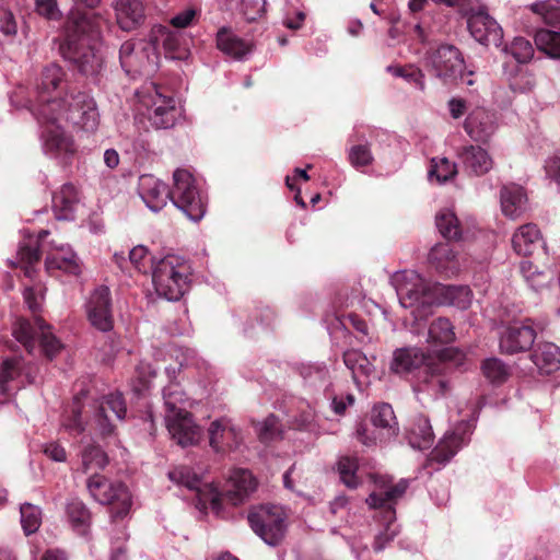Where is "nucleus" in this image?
<instances>
[{"label":"nucleus","mask_w":560,"mask_h":560,"mask_svg":"<svg viewBox=\"0 0 560 560\" xmlns=\"http://www.w3.org/2000/svg\"><path fill=\"white\" fill-rule=\"evenodd\" d=\"M164 418L168 433L178 445L190 446L201 440L202 430L189 412L165 413Z\"/></svg>","instance_id":"nucleus-17"},{"label":"nucleus","mask_w":560,"mask_h":560,"mask_svg":"<svg viewBox=\"0 0 560 560\" xmlns=\"http://www.w3.org/2000/svg\"><path fill=\"white\" fill-rule=\"evenodd\" d=\"M152 282L159 296L179 301L189 290L191 266L178 255H166L152 260Z\"/></svg>","instance_id":"nucleus-4"},{"label":"nucleus","mask_w":560,"mask_h":560,"mask_svg":"<svg viewBox=\"0 0 560 560\" xmlns=\"http://www.w3.org/2000/svg\"><path fill=\"white\" fill-rule=\"evenodd\" d=\"M386 71L394 77L402 78L408 83L415 84L421 91L424 90V74L415 66L399 67L390 65L386 68Z\"/></svg>","instance_id":"nucleus-56"},{"label":"nucleus","mask_w":560,"mask_h":560,"mask_svg":"<svg viewBox=\"0 0 560 560\" xmlns=\"http://www.w3.org/2000/svg\"><path fill=\"white\" fill-rule=\"evenodd\" d=\"M504 51L520 63L528 62L534 56L532 43L524 37H515L510 45L504 47Z\"/></svg>","instance_id":"nucleus-54"},{"label":"nucleus","mask_w":560,"mask_h":560,"mask_svg":"<svg viewBox=\"0 0 560 560\" xmlns=\"http://www.w3.org/2000/svg\"><path fill=\"white\" fill-rule=\"evenodd\" d=\"M116 19L124 31H132L144 20L142 0H117L115 4Z\"/></svg>","instance_id":"nucleus-33"},{"label":"nucleus","mask_w":560,"mask_h":560,"mask_svg":"<svg viewBox=\"0 0 560 560\" xmlns=\"http://www.w3.org/2000/svg\"><path fill=\"white\" fill-rule=\"evenodd\" d=\"M424 65L436 78L448 80L459 75L464 80V58L458 48L453 45L443 44L427 52Z\"/></svg>","instance_id":"nucleus-14"},{"label":"nucleus","mask_w":560,"mask_h":560,"mask_svg":"<svg viewBox=\"0 0 560 560\" xmlns=\"http://www.w3.org/2000/svg\"><path fill=\"white\" fill-rule=\"evenodd\" d=\"M22 374L28 376L30 371L22 355L5 358L0 363V392L7 394L9 392L8 384Z\"/></svg>","instance_id":"nucleus-41"},{"label":"nucleus","mask_w":560,"mask_h":560,"mask_svg":"<svg viewBox=\"0 0 560 560\" xmlns=\"http://www.w3.org/2000/svg\"><path fill=\"white\" fill-rule=\"evenodd\" d=\"M254 533L267 545L277 546L287 532V515L279 505H260L252 510L247 516Z\"/></svg>","instance_id":"nucleus-10"},{"label":"nucleus","mask_w":560,"mask_h":560,"mask_svg":"<svg viewBox=\"0 0 560 560\" xmlns=\"http://www.w3.org/2000/svg\"><path fill=\"white\" fill-rule=\"evenodd\" d=\"M372 479L375 488L366 499V503L373 509H383L384 521L386 522L385 533L377 535L374 541V549L381 551L398 533L393 505L406 492L408 482L400 480L393 485L390 478L381 475H373Z\"/></svg>","instance_id":"nucleus-5"},{"label":"nucleus","mask_w":560,"mask_h":560,"mask_svg":"<svg viewBox=\"0 0 560 560\" xmlns=\"http://www.w3.org/2000/svg\"><path fill=\"white\" fill-rule=\"evenodd\" d=\"M168 477L172 481L177 485L184 486L191 491H196L198 494L201 493V487L203 486L200 475L187 466H178L168 472Z\"/></svg>","instance_id":"nucleus-48"},{"label":"nucleus","mask_w":560,"mask_h":560,"mask_svg":"<svg viewBox=\"0 0 560 560\" xmlns=\"http://www.w3.org/2000/svg\"><path fill=\"white\" fill-rule=\"evenodd\" d=\"M343 362L358 382L373 372V364L364 352H343Z\"/></svg>","instance_id":"nucleus-47"},{"label":"nucleus","mask_w":560,"mask_h":560,"mask_svg":"<svg viewBox=\"0 0 560 560\" xmlns=\"http://www.w3.org/2000/svg\"><path fill=\"white\" fill-rule=\"evenodd\" d=\"M62 425L71 434H80L84 431V423L81 420V410L79 407V397H75L71 416L63 420Z\"/></svg>","instance_id":"nucleus-62"},{"label":"nucleus","mask_w":560,"mask_h":560,"mask_svg":"<svg viewBox=\"0 0 560 560\" xmlns=\"http://www.w3.org/2000/svg\"><path fill=\"white\" fill-rule=\"evenodd\" d=\"M530 11L545 24L560 30V1L544 0L532 3ZM537 48L553 59H560V32L541 28L535 34Z\"/></svg>","instance_id":"nucleus-9"},{"label":"nucleus","mask_w":560,"mask_h":560,"mask_svg":"<svg viewBox=\"0 0 560 560\" xmlns=\"http://www.w3.org/2000/svg\"><path fill=\"white\" fill-rule=\"evenodd\" d=\"M294 428L307 432L314 436L330 432L322 419L312 408L301 411L294 419Z\"/></svg>","instance_id":"nucleus-43"},{"label":"nucleus","mask_w":560,"mask_h":560,"mask_svg":"<svg viewBox=\"0 0 560 560\" xmlns=\"http://www.w3.org/2000/svg\"><path fill=\"white\" fill-rule=\"evenodd\" d=\"M21 524L26 535L34 534L37 532L42 524V511L38 506L24 503L20 508Z\"/></svg>","instance_id":"nucleus-51"},{"label":"nucleus","mask_w":560,"mask_h":560,"mask_svg":"<svg viewBox=\"0 0 560 560\" xmlns=\"http://www.w3.org/2000/svg\"><path fill=\"white\" fill-rule=\"evenodd\" d=\"M0 33L7 42H13L18 34V23L14 14L7 9H0Z\"/></svg>","instance_id":"nucleus-61"},{"label":"nucleus","mask_w":560,"mask_h":560,"mask_svg":"<svg viewBox=\"0 0 560 560\" xmlns=\"http://www.w3.org/2000/svg\"><path fill=\"white\" fill-rule=\"evenodd\" d=\"M208 433L209 444L215 452L237 447L243 440L240 428L228 418L212 421Z\"/></svg>","instance_id":"nucleus-25"},{"label":"nucleus","mask_w":560,"mask_h":560,"mask_svg":"<svg viewBox=\"0 0 560 560\" xmlns=\"http://www.w3.org/2000/svg\"><path fill=\"white\" fill-rule=\"evenodd\" d=\"M183 36L179 32L172 31L164 25H154L150 33V40L158 48L163 47L165 56L172 59H184L187 57V48L182 43Z\"/></svg>","instance_id":"nucleus-28"},{"label":"nucleus","mask_w":560,"mask_h":560,"mask_svg":"<svg viewBox=\"0 0 560 560\" xmlns=\"http://www.w3.org/2000/svg\"><path fill=\"white\" fill-rule=\"evenodd\" d=\"M165 413L188 412L183 408L185 394L176 384H171L163 389Z\"/></svg>","instance_id":"nucleus-52"},{"label":"nucleus","mask_w":560,"mask_h":560,"mask_svg":"<svg viewBox=\"0 0 560 560\" xmlns=\"http://www.w3.org/2000/svg\"><path fill=\"white\" fill-rule=\"evenodd\" d=\"M198 14V11L194 8H187L180 12H178L177 14H175L170 23L172 26L176 27V28H185L189 25H191V23L194 22V20L196 19Z\"/></svg>","instance_id":"nucleus-64"},{"label":"nucleus","mask_w":560,"mask_h":560,"mask_svg":"<svg viewBox=\"0 0 560 560\" xmlns=\"http://www.w3.org/2000/svg\"><path fill=\"white\" fill-rule=\"evenodd\" d=\"M537 335L525 323H513L499 331L500 350H532Z\"/></svg>","instance_id":"nucleus-23"},{"label":"nucleus","mask_w":560,"mask_h":560,"mask_svg":"<svg viewBox=\"0 0 560 560\" xmlns=\"http://www.w3.org/2000/svg\"><path fill=\"white\" fill-rule=\"evenodd\" d=\"M541 242V233L534 223L520 226L512 236L513 249L523 256L533 254Z\"/></svg>","instance_id":"nucleus-37"},{"label":"nucleus","mask_w":560,"mask_h":560,"mask_svg":"<svg viewBox=\"0 0 560 560\" xmlns=\"http://www.w3.org/2000/svg\"><path fill=\"white\" fill-rule=\"evenodd\" d=\"M358 462L354 457L345 456L338 462V471L341 481L351 489H354L359 485L357 477Z\"/></svg>","instance_id":"nucleus-57"},{"label":"nucleus","mask_w":560,"mask_h":560,"mask_svg":"<svg viewBox=\"0 0 560 560\" xmlns=\"http://www.w3.org/2000/svg\"><path fill=\"white\" fill-rule=\"evenodd\" d=\"M464 129L474 141L487 142L498 129L497 116L485 107L476 106L469 109Z\"/></svg>","instance_id":"nucleus-20"},{"label":"nucleus","mask_w":560,"mask_h":560,"mask_svg":"<svg viewBox=\"0 0 560 560\" xmlns=\"http://www.w3.org/2000/svg\"><path fill=\"white\" fill-rule=\"evenodd\" d=\"M107 463V455L98 446L89 445L82 452V469L84 472L103 469Z\"/></svg>","instance_id":"nucleus-50"},{"label":"nucleus","mask_w":560,"mask_h":560,"mask_svg":"<svg viewBox=\"0 0 560 560\" xmlns=\"http://www.w3.org/2000/svg\"><path fill=\"white\" fill-rule=\"evenodd\" d=\"M86 315L90 324L97 330H112L114 318L112 313L110 292L107 287H98L86 303Z\"/></svg>","instance_id":"nucleus-16"},{"label":"nucleus","mask_w":560,"mask_h":560,"mask_svg":"<svg viewBox=\"0 0 560 560\" xmlns=\"http://www.w3.org/2000/svg\"><path fill=\"white\" fill-rule=\"evenodd\" d=\"M65 77L66 72L57 63H50L44 68L40 81L36 85V100L31 105L32 113L48 103L60 101V98H51L50 93L63 82Z\"/></svg>","instance_id":"nucleus-27"},{"label":"nucleus","mask_w":560,"mask_h":560,"mask_svg":"<svg viewBox=\"0 0 560 560\" xmlns=\"http://www.w3.org/2000/svg\"><path fill=\"white\" fill-rule=\"evenodd\" d=\"M170 200L191 221L201 220L206 213L207 197L188 170L177 168L174 171Z\"/></svg>","instance_id":"nucleus-8"},{"label":"nucleus","mask_w":560,"mask_h":560,"mask_svg":"<svg viewBox=\"0 0 560 560\" xmlns=\"http://www.w3.org/2000/svg\"><path fill=\"white\" fill-rule=\"evenodd\" d=\"M78 202V191L70 184H63L58 192L52 195V209L58 220H70Z\"/></svg>","instance_id":"nucleus-38"},{"label":"nucleus","mask_w":560,"mask_h":560,"mask_svg":"<svg viewBox=\"0 0 560 560\" xmlns=\"http://www.w3.org/2000/svg\"><path fill=\"white\" fill-rule=\"evenodd\" d=\"M217 47L224 55L235 59L245 60L253 51V44L237 36L231 28L221 27L217 33Z\"/></svg>","instance_id":"nucleus-31"},{"label":"nucleus","mask_w":560,"mask_h":560,"mask_svg":"<svg viewBox=\"0 0 560 560\" xmlns=\"http://www.w3.org/2000/svg\"><path fill=\"white\" fill-rule=\"evenodd\" d=\"M91 497L101 504H110L113 517H124L131 508V494L121 482H113L105 476L93 474L86 480Z\"/></svg>","instance_id":"nucleus-11"},{"label":"nucleus","mask_w":560,"mask_h":560,"mask_svg":"<svg viewBox=\"0 0 560 560\" xmlns=\"http://www.w3.org/2000/svg\"><path fill=\"white\" fill-rule=\"evenodd\" d=\"M336 323L334 324L336 327H340L347 331H351L353 329L355 331V338L363 346H369L375 338L373 331L370 330L368 323L358 316L357 314H342L336 316Z\"/></svg>","instance_id":"nucleus-40"},{"label":"nucleus","mask_w":560,"mask_h":560,"mask_svg":"<svg viewBox=\"0 0 560 560\" xmlns=\"http://www.w3.org/2000/svg\"><path fill=\"white\" fill-rule=\"evenodd\" d=\"M407 439L413 448H429L434 441L430 420L423 415L413 417L407 429Z\"/></svg>","instance_id":"nucleus-36"},{"label":"nucleus","mask_w":560,"mask_h":560,"mask_svg":"<svg viewBox=\"0 0 560 560\" xmlns=\"http://www.w3.org/2000/svg\"><path fill=\"white\" fill-rule=\"evenodd\" d=\"M66 516L72 529L79 535H86L91 525V512L79 499H70L66 505Z\"/></svg>","instance_id":"nucleus-39"},{"label":"nucleus","mask_w":560,"mask_h":560,"mask_svg":"<svg viewBox=\"0 0 560 560\" xmlns=\"http://www.w3.org/2000/svg\"><path fill=\"white\" fill-rule=\"evenodd\" d=\"M471 36L483 45L499 46L502 43L501 26L485 11L472 13L467 21Z\"/></svg>","instance_id":"nucleus-22"},{"label":"nucleus","mask_w":560,"mask_h":560,"mask_svg":"<svg viewBox=\"0 0 560 560\" xmlns=\"http://www.w3.org/2000/svg\"><path fill=\"white\" fill-rule=\"evenodd\" d=\"M107 410H110L118 420L125 419L127 407L120 393H112L103 397L95 410L94 422L102 435H109L114 431Z\"/></svg>","instance_id":"nucleus-26"},{"label":"nucleus","mask_w":560,"mask_h":560,"mask_svg":"<svg viewBox=\"0 0 560 560\" xmlns=\"http://www.w3.org/2000/svg\"><path fill=\"white\" fill-rule=\"evenodd\" d=\"M372 423L375 428L386 431L387 436H394L398 432L394 410L388 404H380L373 408Z\"/></svg>","instance_id":"nucleus-44"},{"label":"nucleus","mask_w":560,"mask_h":560,"mask_svg":"<svg viewBox=\"0 0 560 560\" xmlns=\"http://www.w3.org/2000/svg\"><path fill=\"white\" fill-rule=\"evenodd\" d=\"M100 2L101 0H73V7L69 12L65 26H68L69 30L75 27L89 28L92 37L97 38L100 36V28L105 24V20L100 14L83 10L94 9Z\"/></svg>","instance_id":"nucleus-21"},{"label":"nucleus","mask_w":560,"mask_h":560,"mask_svg":"<svg viewBox=\"0 0 560 560\" xmlns=\"http://www.w3.org/2000/svg\"><path fill=\"white\" fill-rule=\"evenodd\" d=\"M465 172L470 175L481 176L493 166V161L487 150L479 145H465L457 154Z\"/></svg>","instance_id":"nucleus-29"},{"label":"nucleus","mask_w":560,"mask_h":560,"mask_svg":"<svg viewBox=\"0 0 560 560\" xmlns=\"http://www.w3.org/2000/svg\"><path fill=\"white\" fill-rule=\"evenodd\" d=\"M455 339L454 326L445 317L434 319L427 332V341L434 346H447L454 342Z\"/></svg>","instance_id":"nucleus-42"},{"label":"nucleus","mask_w":560,"mask_h":560,"mask_svg":"<svg viewBox=\"0 0 560 560\" xmlns=\"http://www.w3.org/2000/svg\"><path fill=\"white\" fill-rule=\"evenodd\" d=\"M257 487L256 479L247 469H235L229 478L226 495L233 504H238Z\"/></svg>","instance_id":"nucleus-34"},{"label":"nucleus","mask_w":560,"mask_h":560,"mask_svg":"<svg viewBox=\"0 0 560 560\" xmlns=\"http://www.w3.org/2000/svg\"><path fill=\"white\" fill-rule=\"evenodd\" d=\"M149 98L152 103L149 112L151 124L158 129L173 127L180 115L175 100L163 95L155 86L151 88Z\"/></svg>","instance_id":"nucleus-19"},{"label":"nucleus","mask_w":560,"mask_h":560,"mask_svg":"<svg viewBox=\"0 0 560 560\" xmlns=\"http://www.w3.org/2000/svg\"><path fill=\"white\" fill-rule=\"evenodd\" d=\"M471 432V423L464 421L458 423L454 430L446 432L431 452L427 462L428 466L432 467L434 470L441 469V467L446 465L451 458L468 443Z\"/></svg>","instance_id":"nucleus-15"},{"label":"nucleus","mask_w":560,"mask_h":560,"mask_svg":"<svg viewBox=\"0 0 560 560\" xmlns=\"http://www.w3.org/2000/svg\"><path fill=\"white\" fill-rule=\"evenodd\" d=\"M35 327L24 317H18L12 324V336L27 350L34 347L35 337L38 336L43 350H59L61 343L52 334L51 326L42 317L35 316Z\"/></svg>","instance_id":"nucleus-13"},{"label":"nucleus","mask_w":560,"mask_h":560,"mask_svg":"<svg viewBox=\"0 0 560 560\" xmlns=\"http://www.w3.org/2000/svg\"><path fill=\"white\" fill-rule=\"evenodd\" d=\"M102 37L93 38L89 28L65 26V39L60 44L62 57L71 63L79 73L95 80L103 70V55L98 48Z\"/></svg>","instance_id":"nucleus-3"},{"label":"nucleus","mask_w":560,"mask_h":560,"mask_svg":"<svg viewBox=\"0 0 560 560\" xmlns=\"http://www.w3.org/2000/svg\"><path fill=\"white\" fill-rule=\"evenodd\" d=\"M55 104L56 101L38 107L33 115L42 126L40 144L44 154L66 164L75 153V144L72 137L57 124L58 116L48 109Z\"/></svg>","instance_id":"nucleus-6"},{"label":"nucleus","mask_w":560,"mask_h":560,"mask_svg":"<svg viewBox=\"0 0 560 560\" xmlns=\"http://www.w3.org/2000/svg\"><path fill=\"white\" fill-rule=\"evenodd\" d=\"M500 203L502 213L515 220L527 210V195L520 185H504L500 191Z\"/></svg>","instance_id":"nucleus-32"},{"label":"nucleus","mask_w":560,"mask_h":560,"mask_svg":"<svg viewBox=\"0 0 560 560\" xmlns=\"http://www.w3.org/2000/svg\"><path fill=\"white\" fill-rule=\"evenodd\" d=\"M257 434L261 442H271L280 436L278 419L275 416L267 417L256 427Z\"/></svg>","instance_id":"nucleus-60"},{"label":"nucleus","mask_w":560,"mask_h":560,"mask_svg":"<svg viewBox=\"0 0 560 560\" xmlns=\"http://www.w3.org/2000/svg\"><path fill=\"white\" fill-rule=\"evenodd\" d=\"M265 0H242V12L247 21H255L264 12Z\"/></svg>","instance_id":"nucleus-63"},{"label":"nucleus","mask_w":560,"mask_h":560,"mask_svg":"<svg viewBox=\"0 0 560 560\" xmlns=\"http://www.w3.org/2000/svg\"><path fill=\"white\" fill-rule=\"evenodd\" d=\"M49 234L47 230H42L37 237L30 236L26 241L20 244L16 255V261H11L12 265H19L24 269L26 277H32L34 269L33 265L39 260V242Z\"/></svg>","instance_id":"nucleus-35"},{"label":"nucleus","mask_w":560,"mask_h":560,"mask_svg":"<svg viewBox=\"0 0 560 560\" xmlns=\"http://www.w3.org/2000/svg\"><path fill=\"white\" fill-rule=\"evenodd\" d=\"M45 289L42 284L26 287L23 290V299L27 308L35 315L42 311Z\"/></svg>","instance_id":"nucleus-58"},{"label":"nucleus","mask_w":560,"mask_h":560,"mask_svg":"<svg viewBox=\"0 0 560 560\" xmlns=\"http://www.w3.org/2000/svg\"><path fill=\"white\" fill-rule=\"evenodd\" d=\"M485 377L494 385L503 384L511 375V368L498 358H489L482 364Z\"/></svg>","instance_id":"nucleus-49"},{"label":"nucleus","mask_w":560,"mask_h":560,"mask_svg":"<svg viewBox=\"0 0 560 560\" xmlns=\"http://www.w3.org/2000/svg\"><path fill=\"white\" fill-rule=\"evenodd\" d=\"M435 224L441 235L447 240H458L462 229L453 210L443 209L435 215Z\"/></svg>","instance_id":"nucleus-45"},{"label":"nucleus","mask_w":560,"mask_h":560,"mask_svg":"<svg viewBox=\"0 0 560 560\" xmlns=\"http://www.w3.org/2000/svg\"><path fill=\"white\" fill-rule=\"evenodd\" d=\"M119 60L130 77L152 73L159 62V52L150 38L127 40L119 50Z\"/></svg>","instance_id":"nucleus-12"},{"label":"nucleus","mask_w":560,"mask_h":560,"mask_svg":"<svg viewBox=\"0 0 560 560\" xmlns=\"http://www.w3.org/2000/svg\"><path fill=\"white\" fill-rule=\"evenodd\" d=\"M57 104L48 108L58 118H66L82 130L93 132L100 124V113L95 100L86 92L71 90Z\"/></svg>","instance_id":"nucleus-7"},{"label":"nucleus","mask_w":560,"mask_h":560,"mask_svg":"<svg viewBox=\"0 0 560 560\" xmlns=\"http://www.w3.org/2000/svg\"><path fill=\"white\" fill-rule=\"evenodd\" d=\"M457 174L455 163L446 158H433L431 160L428 178L431 183L444 184Z\"/></svg>","instance_id":"nucleus-46"},{"label":"nucleus","mask_w":560,"mask_h":560,"mask_svg":"<svg viewBox=\"0 0 560 560\" xmlns=\"http://www.w3.org/2000/svg\"><path fill=\"white\" fill-rule=\"evenodd\" d=\"M530 360L541 374H551L560 368V352H530Z\"/></svg>","instance_id":"nucleus-55"},{"label":"nucleus","mask_w":560,"mask_h":560,"mask_svg":"<svg viewBox=\"0 0 560 560\" xmlns=\"http://www.w3.org/2000/svg\"><path fill=\"white\" fill-rule=\"evenodd\" d=\"M165 413L188 412L183 408L185 394L176 384H171L163 389Z\"/></svg>","instance_id":"nucleus-53"},{"label":"nucleus","mask_w":560,"mask_h":560,"mask_svg":"<svg viewBox=\"0 0 560 560\" xmlns=\"http://www.w3.org/2000/svg\"><path fill=\"white\" fill-rule=\"evenodd\" d=\"M392 283L401 307L410 308L416 322L427 319L436 305L466 310L472 301L469 287L431 282L415 270L396 272Z\"/></svg>","instance_id":"nucleus-1"},{"label":"nucleus","mask_w":560,"mask_h":560,"mask_svg":"<svg viewBox=\"0 0 560 560\" xmlns=\"http://www.w3.org/2000/svg\"><path fill=\"white\" fill-rule=\"evenodd\" d=\"M429 262L439 273L453 277L466 268L467 259L450 243H439L431 248Z\"/></svg>","instance_id":"nucleus-18"},{"label":"nucleus","mask_w":560,"mask_h":560,"mask_svg":"<svg viewBox=\"0 0 560 560\" xmlns=\"http://www.w3.org/2000/svg\"><path fill=\"white\" fill-rule=\"evenodd\" d=\"M49 246L51 252L47 254L45 260L47 271L62 270L70 275H78L80 272L77 256L68 245L51 241Z\"/></svg>","instance_id":"nucleus-30"},{"label":"nucleus","mask_w":560,"mask_h":560,"mask_svg":"<svg viewBox=\"0 0 560 560\" xmlns=\"http://www.w3.org/2000/svg\"><path fill=\"white\" fill-rule=\"evenodd\" d=\"M466 361L465 352H394L390 370L396 374L419 371L423 374V387L420 390H432L444 394L446 383L435 376L452 368H460Z\"/></svg>","instance_id":"nucleus-2"},{"label":"nucleus","mask_w":560,"mask_h":560,"mask_svg":"<svg viewBox=\"0 0 560 560\" xmlns=\"http://www.w3.org/2000/svg\"><path fill=\"white\" fill-rule=\"evenodd\" d=\"M138 194L152 212L161 211L170 199L168 187L151 174L139 177Z\"/></svg>","instance_id":"nucleus-24"},{"label":"nucleus","mask_w":560,"mask_h":560,"mask_svg":"<svg viewBox=\"0 0 560 560\" xmlns=\"http://www.w3.org/2000/svg\"><path fill=\"white\" fill-rule=\"evenodd\" d=\"M348 158L350 164L358 168L368 166L373 162V155L369 144H355L349 149Z\"/></svg>","instance_id":"nucleus-59"}]
</instances>
